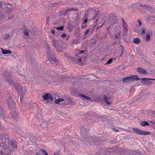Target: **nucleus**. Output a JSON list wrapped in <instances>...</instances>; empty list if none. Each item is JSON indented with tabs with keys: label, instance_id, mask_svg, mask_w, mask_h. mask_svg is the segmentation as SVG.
Listing matches in <instances>:
<instances>
[{
	"label": "nucleus",
	"instance_id": "f257e3e1",
	"mask_svg": "<svg viewBox=\"0 0 155 155\" xmlns=\"http://www.w3.org/2000/svg\"><path fill=\"white\" fill-rule=\"evenodd\" d=\"M10 140L8 134H0V145L5 151H8L9 148L7 145Z\"/></svg>",
	"mask_w": 155,
	"mask_h": 155
},
{
	"label": "nucleus",
	"instance_id": "09e8293b",
	"mask_svg": "<svg viewBox=\"0 0 155 155\" xmlns=\"http://www.w3.org/2000/svg\"><path fill=\"white\" fill-rule=\"evenodd\" d=\"M124 32L127 33L128 31V29H127V27H124Z\"/></svg>",
	"mask_w": 155,
	"mask_h": 155
},
{
	"label": "nucleus",
	"instance_id": "774afa93",
	"mask_svg": "<svg viewBox=\"0 0 155 155\" xmlns=\"http://www.w3.org/2000/svg\"><path fill=\"white\" fill-rule=\"evenodd\" d=\"M133 31H134V32H136V31H137L136 29H135V28H134V29H133Z\"/></svg>",
	"mask_w": 155,
	"mask_h": 155
},
{
	"label": "nucleus",
	"instance_id": "6e6552de",
	"mask_svg": "<svg viewBox=\"0 0 155 155\" xmlns=\"http://www.w3.org/2000/svg\"><path fill=\"white\" fill-rule=\"evenodd\" d=\"M109 22L111 25L116 23L117 21L116 17L115 15H112L109 16Z\"/></svg>",
	"mask_w": 155,
	"mask_h": 155
},
{
	"label": "nucleus",
	"instance_id": "338daca9",
	"mask_svg": "<svg viewBox=\"0 0 155 155\" xmlns=\"http://www.w3.org/2000/svg\"><path fill=\"white\" fill-rule=\"evenodd\" d=\"M36 155H40V153H38L36 154Z\"/></svg>",
	"mask_w": 155,
	"mask_h": 155
},
{
	"label": "nucleus",
	"instance_id": "423d86ee",
	"mask_svg": "<svg viewBox=\"0 0 155 155\" xmlns=\"http://www.w3.org/2000/svg\"><path fill=\"white\" fill-rule=\"evenodd\" d=\"M48 60H47L45 61L46 64H48L50 62H51L53 64H55L57 62V59L54 57L53 55V53H51V54H48Z\"/></svg>",
	"mask_w": 155,
	"mask_h": 155
},
{
	"label": "nucleus",
	"instance_id": "ea45409f",
	"mask_svg": "<svg viewBox=\"0 0 155 155\" xmlns=\"http://www.w3.org/2000/svg\"><path fill=\"white\" fill-rule=\"evenodd\" d=\"M10 37V36L9 35L7 34L5 35V36L4 37V39L5 40H6L8 39Z\"/></svg>",
	"mask_w": 155,
	"mask_h": 155
},
{
	"label": "nucleus",
	"instance_id": "680f3d73",
	"mask_svg": "<svg viewBox=\"0 0 155 155\" xmlns=\"http://www.w3.org/2000/svg\"><path fill=\"white\" fill-rule=\"evenodd\" d=\"M20 102H22V101H23V100H22V97H20Z\"/></svg>",
	"mask_w": 155,
	"mask_h": 155
},
{
	"label": "nucleus",
	"instance_id": "6e6d98bb",
	"mask_svg": "<svg viewBox=\"0 0 155 155\" xmlns=\"http://www.w3.org/2000/svg\"><path fill=\"white\" fill-rule=\"evenodd\" d=\"M51 32L52 34H53L55 33V31L54 30H52L51 31Z\"/></svg>",
	"mask_w": 155,
	"mask_h": 155
},
{
	"label": "nucleus",
	"instance_id": "7ed1b4c3",
	"mask_svg": "<svg viewBox=\"0 0 155 155\" xmlns=\"http://www.w3.org/2000/svg\"><path fill=\"white\" fill-rule=\"evenodd\" d=\"M7 146L9 148L8 151H5L6 153L8 154L13 150L14 149L17 147V142L15 140H10Z\"/></svg>",
	"mask_w": 155,
	"mask_h": 155
},
{
	"label": "nucleus",
	"instance_id": "a878e982",
	"mask_svg": "<svg viewBox=\"0 0 155 155\" xmlns=\"http://www.w3.org/2000/svg\"><path fill=\"white\" fill-rule=\"evenodd\" d=\"M134 42L135 44H138L141 42V40L139 38H134Z\"/></svg>",
	"mask_w": 155,
	"mask_h": 155
},
{
	"label": "nucleus",
	"instance_id": "0eeeda50",
	"mask_svg": "<svg viewBox=\"0 0 155 155\" xmlns=\"http://www.w3.org/2000/svg\"><path fill=\"white\" fill-rule=\"evenodd\" d=\"M140 80L141 82L144 84L150 86L152 84L153 82L149 80H155V79L144 78H140Z\"/></svg>",
	"mask_w": 155,
	"mask_h": 155
},
{
	"label": "nucleus",
	"instance_id": "ddd939ff",
	"mask_svg": "<svg viewBox=\"0 0 155 155\" xmlns=\"http://www.w3.org/2000/svg\"><path fill=\"white\" fill-rule=\"evenodd\" d=\"M106 118V116H102L101 115H97L96 117V119L98 121H104L105 120Z\"/></svg>",
	"mask_w": 155,
	"mask_h": 155
},
{
	"label": "nucleus",
	"instance_id": "13d9d810",
	"mask_svg": "<svg viewBox=\"0 0 155 155\" xmlns=\"http://www.w3.org/2000/svg\"><path fill=\"white\" fill-rule=\"evenodd\" d=\"M49 76V75L48 74L47 75H46L45 77L46 78V80L47 78H48Z\"/></svg>",
	"mask_w": 155,
	"mask_h": 155
},
{
	"label": "nucleus",
	"instance_id": "c85d7f7f",
	"mask_svg": "<svg viewBox=\"0 0 155 155\" xmlns=\"http://www.w3.org/2000/svg\"><path fill=\"white\" fill-rule=\"evenodd\" d=\"M121 21L122 23L123 24V25L124 27H127L128 26L126 24V23L125 21L124 20L123 18L121 19Z\"/></svg>",
	"mask_w": 155,
	"mask_h": 155
},
{
	"label": "nucleus",
	"instance_id": "c03bdc74",
	"mask_svg": "<svg viewBox=\"0 0 155 155\" xmlns=\"http://www.w3.org/2000/svg\"><path fill=\"white\" fill-rule=\"evenodd\" d=\"M78 41L76 40H74L72 43V44H76L78 43Z\"/></svg>",
	"mask_w": 155,
	"mask_h": 155
},
{
	"label": "nucleus",
	"instance_id": "f8f14e48",
	"mask_svg": "<svg viewBox=\"0 0 155 155\" xmlns=\"http://www.w3.org/2000/svg\"><path fill=\"white\" fill-rule=\"evenodd\" d=\"M87 126L84 124H82L80 126V132H86L87 130Z\"/></svg>",
	"mask_w": 155,
	"mask_h": 155
},
{
	"label": "nucleus",
	"instance_id": "f3484780",
	"mask_svg": "<svg viewBox=\"0 0 155 155\" xmlns=\"http://www.w3.org/2000/svg\"><path fill=\"white\" fill-rule=\"evenodd\" d=\"M78 95L80 97L83 98V99H86L88 100H91V98L90 97L86 96L81 93H79Z\"/></svg>",
	"mask_w": 155,
	"mask_h": 155
},
{
	"label": "nucleus",
	"instance_id": "e2e57ef3",
	"mask_svg": "<svg viewBox=\"0 0 155 155\" xmlns=\"http://www.w3.org/2000/svg\"><path fill=\"white\" fill-rule=\"evenodd\" d=\"M119 36H118L117 35H116L115 36V39H116L118 38V37H119Z\"/></svg>",
	"mask_w": 155,
	"mask_h": 155
},
{
	"label": "nucleus",
	"instance_id": "bb28decb",
	"mask_svg": "<svg viewBox=\"0 0 155 155\" xmlns=\"http://www.w3.org/2000/svg\"><path fill=\"white\" fill-rule=\"evenodd\" d=\"M140 124L141 126H145L147 125H149L148 123L146 121H143L141 122L140 123Z\"/></svg>",
	"mask_w": 155,
	"mask_h": 155
},
{
	"label": "nucleus",
	"instance_id": "39448f33",
	"mask_svg": "<svg viewBox=\"0 0 155 155\" xmlns=\"http://www.w3.org/2000/svg\"><path fill=\"white\" fill-rule=\"evenodd\" d=\"M132 129L135 133L139 135H148L150 134V133L148 131H142L136 127H133Z\"/></svg>",
	"mask_w": 155,
	"mask_h": 155
},
{
	"label": "nucleus",
	"instance_id": "20e7f679",
	"mask_svg": "<svg viewBox=\"0 0 155 155\" xmlns=\"http://www.w3.org/2000/svg\"><path fill=\"white\" fill-rule=\"evenodd\" d=\"M140 79V78H138L137 75H135L124 78L122 81L124 83H129Z\"/></svg>",
	"mask_w": 155,
	"mask_h": 155
},
{
	"label": "nucleus",
	"instance_id": "1a4fd4ad",
	"mask_svg": "<svg viewBox=\"0 0 155 155\" xmlns=\"http://www.w3.org/2000/svg\"><path fill=\"white\" fill-rule=\"evenodd\" d=\"M43 98H44V100H48L49 99L50 100L49 101H46V103H48L51 102L53 99V96L51 95V94H46L43 96Z\"/></svg>",
	"mask_w": 155,
	"mask_h": 155
},
{
	"label": "nucleus",
	"instance_id": "5fc2aeb1",
	"mask_svg": "<svg viewBox=\"0 0 155 155\" xmlns=\"http://www.w3.org/2000/svg\"><path fill=\"white\" fill-rule=\"evenodd\" d=\"M4 153L3 151L0 150V155H3L4 154Z\"/></svg>",
	"mask_w": 155,
	"mask_h": 155
},
{
	"label": "nucleus",
	"instance_id": "2f4dec72",
	"mask_svg": "<svg viewBox=\"0 0 155 155\" xmlns=\"http://www.w3.org/2000/svg\"><path fill=\"white\" fill-rule=\"evenodd\" d=\"M78 10V8H69L67 9V11H76L77 10Z\"/></svg>",
	"mask_w": 155,
	"mask_h": 155
},
{
	"label": "nucleus",
	"instance_id": "a18cd8bd",
	"mask_svg": "<svg viewBox=\"0 0 155 155\" xmlns=\"http://www.w3.org/2000/svg\"><path fill=\"white\" fill-rule=\"evenodd\" d=\"M137 22L139 24V26H141L142 25V23L141 21L139 19L138 20H137Z\"/></svg>",
	"mask_w": 155,
	"mask_h": 155
},
{
	"label": "nucleus",
	"instance_id": "3c124183",
	"mask_svg": "<svg viewBox=\"0 0 155 155\" xmlns=\"http://www.w3.org/2000/svg\"><path fill=\"white\" fill-rule=\"evenodd\" d=\"M66 36V34L65 33L62 34L61 36L62 38H65Z\"/></svg>",
	"mask_w": 155,
	"mask_h": 155
},
{
	"label": "nucleus",
	"instance_id": "9d476101",
	"mask_svg": "<svg viewBox=\"0 0 155 155\" xmlns=\"http://www.w3.org/2000/svg\"><path fill=\"white\" fill-rule=\"evenodd\" d=\"M70 58L74 63L78 64L79 63H80L81 61V57L79 56H78V57L76 58L71 57Z\"/></svg>",
	"mask_w": 155,
	"mask_h": 155
},
{
	"label": "nucleus",
	"instance_id": "052dcab7",
	"mask_svg": "<svg viewBox=\"0 0 155 155\" xmlns=\"http://www.w3.org/2000/svg\"><path fill=\"white\" fill-rule=\"evenodd\" d=\"M87 19H85L84 21V23H86L87 22Z\"/></svg>",
	"mask_w": 155,
	"mask_h": 155
},
{
	"label": "nucleus",
	"instance_id": "bf43d9fd",
	"mask_svg": "<svg viewBox=\"0 0 155 155\" xmlns=\"http://www.w3.org/2000/svg\"><path fill=\"white\" fill-rule=\"evenodd\" d=\"M150 123L151 124H155V122H154L153 121H151L150 122Z\"/></svg>",
	"mask_w": 155,
	"mask_h": 155
},
{
	"label": "nucleus",
	"instance_id": "79ce46f5",
	"mask_svg": "<svg viewBox=\"0 0 155 155\" xmlns=\"http://www.w3.org/2000/svg\"><path fill=\"white\" fill-rule=\"evenodd\" d=\"M41 151L42 153L45 155H48V153L46 150H41Z\"/></svg>",
	"mask_w": 155,
	"mask_h": 155
},
{
	"label": "nucleus",
	"instance_id": "4c0bfd02",
	"mask_svg": "<svg viewBox=\"0 0 155 155\" xmlns=\"http://www.w3.org/2000/svg\"><path fill=\"white\" fill-rule=\"evenodd\" d=\"M55 28L57 30H63L64 29V27L63 26H61L58 27H55Z\"/></svg>",
	"mask_w": 155,
	"mask_h": 155
},
{
	"label": "nucleus",
	"instance_id": "5701e85b",
	"mask_svg": "<svg viewBox=\"0 0 155 155\" xmlns=\"http://www.w3.org/2000/svg\"><path fill=\"white\" fill-rule=\"evenodd\" d=\"M68 11L66 10H62L60 12V14L61 15L65 16L67 13Z\"/></svg>",
	"mask_w": 155,
	"mask_h": 155
},
{
	"label": "nucleus",
	"instance_id": "6ab92c4d",
	"mask_svg": "<svg viewBox=\"0 0 155 155\" xmlns=\"http://www.w3.org/2000/svg\"><path fill=\"white\" fill-rule=\"evenodd\" d=\"M123 38L125 41L127 42H129L130 41V38L129 35L127 34L126 35V34L124 33Z\"/></svg>",
	"mask_w": 155,
	"mask_h": 155
},
{
	"label": "nucleus",
	"instance_id": "9b49d317",
	"mask_svg": "<svg viewBox=\"0 0 155 155\" xmlns=\"http://www.w3.org/2000/svg\"><path fill=\"white\" fill-rule=\"evenodd\" d=\"M14 86L18 92H19L21 91L23 93L24 92V91H25V90L23 89L21 86L19 85L18 83H15Z\"/></svg>",
	"mask_w": 155,
	"mask_h": 155
},
{
	"label": "nucleus",
	"instance_id": "58836bf2",
	"mask_svg": "<svg viewBox=\"0 0 155 155\" xmlns=\"http://www.w3.org/2000/svg\"><path fill=\"white\" fill-rule=\"evenodd\" d=\"M0 115L2 116L4 119L5 118L6 116L5 114L3 113V111L2 112V114H0Z\"/></svg>",
	"mask_w": 155,
	"mask_h": 155
},
{
	"label": "nucleus",
	"instance_id": "c9c22d12",
	"mask_svg": "<svg viewBox=\"0 0 155 155\" xmlns=\"http://www.w3.org/2000/svg\"><path fill=\"white\" fill-rule=\"evenodd\" d=\"M108 142L111 143H115L116 142V140H110L107 141Z\"/></svg>",
	"mask_w": 155,
	"mask_h": 155
},
{
	"label": "nucleus",
	"instance_id": "49530a36",
	"mask_svg": "<svg viewBox=\"0 0 155 155\" xmlns=\"http://www.w3.org/2000/svg\"><path fill=\"white\" fill-rule=\"evenodd\" d=\"M4 128V127L0 123V130H2Z\"/></svg>",
	"mask_w": 155,
	"mask_h": 155
},
{
	"label": "nucleus",
	"instance_id": "4be33fe9",
	"mask_svg": "<svg viewBox=\"0 0 155 155\" xmlns=\"http://www.w3.org/2000/svg\"><path fill=\"white\" fill-rule=\"evenodd\" d=\"M46 47L47 49V51H46L47 54H51V53H53V52H50V46L47 43L46 45Z\"/></svg>",
	"mask_w": 155,
	"mask_h": 155
},
{
	"label": "nucleus",
	"instance_id": "8fccbe9b",
	"mask_svg": "<svg viewBox=\"0 0 155 155\" xmlns=\"http://www.w3.org/2000/svg\"><path fill=\"white\" fill-rule=\"evenodd\" d=\"M137 6H144L146 7H147V8H149V6H147V5H142L141 4H139L138 5H137Z\"/></svg>",
	"mask_w": 155,
	"mask_h": 155
},
{
	"label": "nucleus",
	"instance_id": "b1692460",
	"mask_svg": "<svg viewBox=\"0 0 155 155\" xmlns=\"http://www.w3.org/2000/svg\"><path fill=\"white\" fill-rule=\"evenodd\" d=\"M14 18V16L12 14H10L5 17V18L8 20H12Z\"/></svg>",
	"mask_w": 155,
	"mask_h": 155
},
{
	"label": "nucleus",
	"instance_id": "2eb2a0df",
	"mask_svg": "<svg viewBox=\"0 0 155 155\" xmlns=\"http://www.w3.org/2000/svg\"><path fill=\"white\" fill-rule=\"evenodd\" d=\"M11 103H10V102H8V104L9 108H10V109L15 108V106L14 101H11Z\"/></svg>",
	"mask_w": 155,
	"mask_h": 155
},
{
	"label": "nucleus",
	"instance_id": "4468645a",
	"mask_svg": "<svg viewBox=\"0 0 155 155\" xmlns=\"http://www.w3.org/2000/svg\"><path fill=\"white\" fill-rule=\"evenodd\" d=\"M104 100L107 104H110L111 103V100L109 97H107L106 95L103 96Z\"/></svg>",
	"mask_w": 155,
	"mask_h": 155
},
{
	"label": "nucleus",
	"instance_id": "dca6fc26",
	"mask_svg": "<svg viewBox=\"0 0 155 155\" xmlns=\"http://www.w3.org/2000/svg\"><path fill=\"white\" fill-rule=\"evenodd\" d=\"M11 78V75L10 73L8 72H6L4 74V79L6 81H7L8 79H10Z\"/></svg>",
	"mask_w": 155,
	"mask_h": 155
},
{
	"label": "nucleus",
	"instance_id": "4d7b16f0",
	"mask_svg": "<svg viewBox=\"0 0 155 155\" xmlns=\"http://www.w3.org/2000/svg\"><path fill=\"white\" fill-rule=\"evenodd\" d=\"M84 51H83V50L81 51H79V53H81V54L83 53H84Z\"/></svg>",
	"mask_w": 155,
	"mask_h": 155
},
{
	"label": "nucleus",
	"instance_id": "603ef678",
	"mask_svg": "<svg viewBox=\"0 0 155 155\" xmlns=\"http://www.w3.org/2000/svg\"><path fill=\"white\" fill-rule=\"evenodd\" d=\"M3 111V110L0 105V114H2V112Z\"/></svg>",
	"mask_w": 155,
	"mask_h": 155
},
{
	"label": "nucleus",
	"instance_id": "0e129e2a",
	"mask_svg": "<svg viewBox=\"0 0 155 155\" xmlns=\"http://www.w3.org/2000/svg\"><path fill=\"white\" fill-rule=\"evenodd\" d=\"M0 7H3L2 5V2L0 1Z\"/></svg>",
	"mask_w": 155,
	"mask_h": 155
},
{
	"label": "nucleus",
	"instance_id": "72a5a7b5",
	"mask_svg": "<svg viewBox=\"0 0 155 155\" xmlns=\"http://www.w3.org/2000/svg\"><path fill=\"white\" fill-rule=\"evenodd\" d=\"M11 101H13V98L11 97H9L6 100V102L7 104L8 102H10V103H11Z\"/></svg>",
	"mask_w": 155,
	"mask_h": 155
},
{
	"label": "nucleus",
	"instance_id": "864d4df0",
	"mask_svg": "<svg viewBox=\"0 0 155 155\" xmlns=\"http://www.w3.org/2000/svg\"><path fill=\"white\" fill-rule=\"evenodd\" d=\"M24 34L26 35H28V32L26 31H25Z\"/></svg>",
	"mask_w": 155,
	"mask_h": 155
},
{
	"label": "nucleus",
	"instance_id": "a19ab883",
	"mask_svg": "<svg viewBox=\"0 0 155 155\" xmlns=\"http://www.w3.org/2000/svg\"><path fill=\"white\" fill-rule=\"evenodd\" d=\"M74 54L76 56V57H78V55L79 51L77 50H75L74 51Z\"/></svg>",
	"mask_w": 155,
	"mask_h": 155
},
{
	"label": "nucleus",
	"instance_id": "393cba45",
	"mask_svg": "<svg viewBox=\"0 0 155 155\" xmlns=\"http://www.w3.org/2000/svg\"><path fill=\"white\" fill-rule=\"evenodd\" d=\"M7 81L11 85H14V86L16 83H15V81L13 80L11 78L8 79V80Z\"/></svg>",
	"mask_w": 155,
	"mask_h": 155
},
{
	"label": "nucleus",
	"instance_id": "a211bd4d",
	"mask_svg": "<svg viewBox=\"0 0 155 155\" xmlns=\"http://www.w3.org/2000/svg\"><path fill=\"white\" fill-rule=\"evenodd\" d=\"M137 71L139 73L142 74H146L147 73V71L145 69L140 68H138Z\"/></svg>",
	"mask_w": 155,
	"mask_h": 155
},
{
	"label": "nucleus",
	"instance_id": "f03ea898",
	"mask_svg": "<svg viewBox=\"0 0 155 155\" xmlns=\"http://www.w3.org/2000/svg\"><path fill=\"white\" fill-rule=\"evenodd\" d=\"M52 43L53 46L56 48V49L57 51H58L59 52L60 51L61 52H62V51H59L58 49H60L61 48L63 49L62 46L64 45V43L60 40H56L54 39H53L52 41Z\"/></svg>",
	"mask_w": 155,
	"mask_h": 155
},
{
	"label": "nucleus",
	"instance_id": "c756f323",
	"mask_svg": "<svg viewBox=\"0 0 155 155\" xmlns=\"http://www.w3.org/2000/svg\"><path fill=\"white\" fill-rule=\"evenodd\" d=\"M95 76L92 74H91L89 75V77H87V78H89V79L91 81H93L95 79Z\"/></svg>",
	"mask_w": 155,
	"mask_h": 155
},
{
	"label": "nucleus",
	"instance_id": "aec40b11",
	"mask_svg": "<svg viewBox=\"0 0 155 155\" xmlns=\"http://www.w3.org/2000/svg\"><path fill=\"white\" fill-rule=\"evenodd\" d=\"M12 116L14 119L15 120L18 118V116L17 113L15 111H13L12 113Z\"/></svg>",
	"mask_w": 155,
	"mask_h": 155
},
{
	"label": "nucleus",
	"instance_id": "cd10ccee",
	"mask_svg": "<svg viewBox=\"0 0 155 155\" xmlns=\"http://www.w3.org/2000/svg\"><path fill=\"white\" fill-rule=\"evenodd\" d=\"M64 101V99L62 98L58 99L55 100L54 102L56 104L59 103L60 102Z\"/></svg>",
	"mask_w": 155,
	"mask_h": 155
},
{
	"label": "nucleus",
	"instance_id": "e433bc0d",
	"mask_svg": "<svg viewBox=\"0 0 155 155\" xmlns=\"http://www.w3.org/2000/svg\"><path fill=\"white\" fill-rule=\"evenodd\" d=\"M89 31V30L87 29L85 32L84 35L83 36V37H82L83 38V39H84L86 37H85V36L88 33Z\"/></svg>",
	"mask_w": 155,
	"mask_h": 155
},
{
	"label": "nucleus",
	"instance_id": "69168bd1",
	"mask_svg": "<svg viewBox=\"0 0 155 155\" xmlns=\"http://www.w3.org/2000/svg\"><path fill=\"white\" fill-rule=\"evenodd\" d=\"M114 130H115V131H116V132L119 131V130H116L115 128H114Z\"/></svg>",
	"mask_w": 155,
	"mask_h": 155
},
{
	"label": "nucleus",
	"instance_id": "473e14b6",
	"mask_svg": "<svg viewBox=\"0 0 155 155\" xmlns=\"http://www.w3.org/2000/svg\"><path fill=\"white\" fill-rule=\"evenodd\" d=\"M150 39V34L149 33H147L146 36V39L147 41H149Z\"/></svg>",
	"mask_w": 155,
	"mask_h": 155
},
{
	"label": "nucleus",
	"instance_id": "412c9836",
	"mask_svg": "<svg viewBox=\"0 0 155 155\" xmlns=\"http://www.w3.org/2000/svg\"><path fill=\"white\" fill-rule=\"evenodd\" d=\"M1 50L2 51V53L4 54H10L12 53L10 50H5L3 48H1Z\"/></svg>",
	"mask_w": 155,
	"mask_h": 155
},
{
	"label": "nucleus",
	"instance_id": "f704fd0d",
	"mask_svg": "<svg viewBox=\"0 0 155 155\" xmlns=\"http://www.w3.org/2000/svg\"><path fill=\"white\" fill-rule=\"evenodd\" d=\"M96 40L94 39H92L91 40V44L94 45L96 44Z\"/></svg>",
	"mask_w": 155,
	"mask_h": 155
},
{
	"label": "nucleus",
	"instance_id": "de8ad7c7",
	"mask_svg": "<svg viewBox=\"0 0 155 155\" xmlns=\"http://www.w3.org/2000/svg\"><path fill=\"white\" fill-rule=\"evenodd\" d=\"M142 32L141 33L144 34L145 33V29L144 28H142L141 29Z\"/></svg>",
	"mask_w": 155,
	"mask_h": 155
},
{
	"label": "nucleus",
	"instance_id": "37998d69",
	"mask_svg": "<svg viewBox=\"0 0 155 155\" xmlns=\"http://www.w3.org/2000/svg\"><path fill=\"white\" fill-rule=\"evenodd\" d=\"M112 61V59H110L107 61L106 63V64H109L111 63Z\"/></svg>",
	"mask_w": 155,
	"mask_h": 155
},
{
	"label": "nucleus",
	"instance_id": "7c9ffc66",
	"mask_svg": "<svg viewBox=\"0 0 155 155\" xmlns=\"http://www.w3.org/2000/svg\"><path fill=\"white\" fill-rule=\"evenodd\" d=\"M5 18V15L2 12H0V20L3 19Z\"/></svg>",
	"mask_w": 155,
	"mask_h": 155
}]
</instances>
